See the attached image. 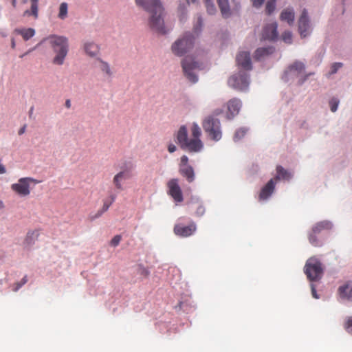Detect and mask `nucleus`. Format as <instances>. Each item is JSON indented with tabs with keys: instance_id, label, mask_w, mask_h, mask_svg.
<instances>
[{
	"instance_id": "cd10ccee",
	"label": "nucleus",
	"mask_w": 352,
	"mask_h": 352,
	"mask_svg": "<svg viewBox=\"0 0 352 352\" xmlns=\"http://www.w3.org/2000/svg\"><path fill=\"white\" fill-rule=\"evenodd\" d=\"M99 62V69L107 77L111 78L113 76V72L109 64L101 59H98Z\"/></svg>"
},
{
	"instance_id": "79ce46f5",
	"label": "nucleus",
	"mask_w": 352,
	"mask_h": 352,
	"mask_svg": "<svg viewBox=\"0 0 352 352\" xmlns=\"http://www.w3.org/2000/svg\"><path fill=\"white\" fill-rule=\"evenodd\" d=\"M202 25V19L200 16L197 17V25L194 27L195 32H198L200 31L201 27Z\"/></svg>"
},
{
	"instance_id": "f704fd0d",
	"label": "nucleus",
	"mask_w": 352,
	"mask_h": 352,
	"mask_svg": "<svg viewBox=\"0 0 352 352\" xmlns=\"http://www.w3.org/2000/svg\"><path fill=\"white\" fill-rule=\"evenodd\" d=\"M207 11L209 14H212L215 12V6L212 0H204Z\"/></svg>"
},
{
	"instance_id": "e433bc0d",
	"label": "nucleus",
	"mask_w": 352,
	"mask_h": 352,
	"mask_svg": "<svg viewBox=\"0 0 352 352\" xmlns=\"http://www.w3.org/2000/svg\"><path fill=\"white\" fill-rule=\"evenodd\" d=\"M343 64L342 63H334L332 64L331 67V70L329 72V74L332 75L336 74L339 69L342 67Z\"/></svg>"
},
{
	"instance_id": "4468645a",
	"label": "nucleus",
	"mask_w": 352,
	"mask_h": 352,
	"mask_svg": "<svg viewBox=\"0 0 352 352\" xmlns=\"http://www.w3.org/2000/svg\"><path fill=\"white\" fill-rule=\"evenodd\" d=\"M264 40L275 41L278 38L277 23H272L265 26L262 33Z\"/></svg>"
},
{
	"instance_id": "72a5a7b5",
	"label": "nucleus",
	"mask_w": 352,
	"mask_h": 352,
	"mask_svg": "<svg viewBox=\"0 0 352 352\" xmlns=\"http://www.w3.org/2000/svg\"><path fill=\"white\" fill-rule=\"evenodd\" d=\"M339 102V100L336 98H333L329 100V106L332 112H336L337 111Z\"/></svg>"
},
{
	"instance_id": "1a4fd4ad",
	"label": "nucleus",
	"mask_w": 352,
	"mask_h": 352,
	"mask_svg": "<svg viewBox=\"0 0 352 352\" xmlns=\"http://www.w3.org/2000/svg\"><path fill=\"white\" fill-rule=\"evenodd\" d=\"M182 66L186 78L192 83L197 82L198 78L192 70L199 67L198 63L191 60L190 57H186L182 60Z\"/></svg>"
},
{
	"instance_id": "9d476101",
	"label": "nucleus",
	"mask_w": 352,
	"mask_h": 352,
	"mask_svg": "<svg viewBox=\"0 0 352 352\" xmlns=\"http://www.w3.org/2000/svg\"><path fill=\"white\" fill-rule=\"evenodd\" d=\"M167 187L168 188V195L172 197L175 202L180 203L183 201V194L177 179L169 180L167 183Z\"/></svg>"
},
{
	"instance_id": "8fccbe9b",
	"label": "nucleus",
	"mask_w": 352,
	"mask_h": 352,
	"mask_svg": "<svg viewBox=\"0 0 352 352\" xmlns=\"http://www.w3.org/2000/svg\"><path fill=\"white\" fill-rule=\"evenodd\" d=\"M6 172L5 166L0 162V174H4Z\"/></svg>"
},
{
	"instance_id": "dca6fc26",
	"label": "nucleus",
	"mask_w": 352,
	"mask_h": 352,
	"mask_svg": "<svg viewBox=\"0 0 352 352\" xmlns=\"http://www.w3.org/2000/svg\"><path fill=\"white\" fill-rule=\"evenodd\" d=\"M276 182L274 179H271L261 190L258 195L259 201L267 200L274 192Z\"/></svg>"
},
{
	"instance_id": "39448f33",
	"label": "nucleus",
	"mask_w": 352,
	"mask_h": 352,
	"mask_svg": "<svg viewBox=\"0 0 352 352\" xmlns=\"http://www.w3.org/2000/svg\"><path fill=\"white\" fill-rule=\"evenodd\" d=\"M304 271L307 278L311 281L318 280L323 275L322 263L316 257H311L307 261Z\"/></svg>"
},
{
	"instance_id": "0eeeda50",
	"label": "nucleus",
	"mask_w": 352,
	"mask_h": 352,
	"mask_svg": "<svg viewBox=\"0 0 352 352\" xmlns=\"http://www.w3.org/2000/svg\"><path fill=\"white\" fill-rule=\"evenodd\" d=\"M30 183L38 184V182L32 177H23L17 183L11 185V189L21 197L28 196L30 193Z\"/></svg>"
},
{
	"instance_id": "bf43d9fd",
	"label": "nucleus",
	"mask_w": 352,
	"mask_h": 352,
	"mask_svg": "<svg viewBox=\"0 0 352 352\" xmlns=\"http://www.w3.org/2000/svg\"><path fill=\"white\" fill-rule=\"evenodd\" d=\"M188 4H190V3H194L195 0H186Z\"/></svg>"
},
{
	"instance_id": "09e8293b",
	"label": "nucleus",
	"mask_w": 352,
	"mask_h": 352,
	"mask_svg": "<svg viewBox=\"0 0 352 352\" xmlns=\"http://www.w3.org/2000/svg\"><path fill=\"white\" fill-rule=\"evenodd\" d=\"M168 150L170 153H173L176 151V146L174 144H170L168 146Z\"/></svg>"
},
{
	"instance_id": "393cba45",
	"label": "nucleus",
	"mask_w": 352,
	"mask_h": 352,
	"mask_svg": "<svg viewBox=\"0 0 352 352\" xmlns=\"http://www.w3.org/2000/svg\"><path fill=\"white\" fill-rule=\"evenodd\" d=\"M276 173V176L274 178L276 182L280 179L289 180L292 177V174L281 166H277Z\"/></svg>"
},
{
	"instance_id": "b1692460",
	"label": "nucleus",
	"mask_w": 352,
	"mask_h": 352,
	"mask_svg": "<svg viewBox=\"0 0 352 352\" xmlns=\"http://www.w3.org/2000/svg\"><path fill=\"white\" fill-rule=\"evenodd\" d=\"M14 33L21 35L25 41L31 38L35 34V30L33 28H17L14 31Z\"/></svg>"
},
{
	"instance_id": "49530a36",
	"label": "nucleus",
	"mask_w": 352,
	"mask_h": 352,
	"mask_svg": "<svg viewBox=\"0 0 352 352\" xmlns=\"http://www.w3.org/2000/svg\"><path fill=\"white\" fill-rule=\"evenodd\" d=\"M311 294L314 298H318V296L316 292V286L314 284H311Z\"/></svg>"
},
{
	"instance_id": "473e14b6",
	"label": "nucleus",
	"mask_w": 352,
	"mask_h": 352,
	"mask_svg": "<svg viewBox=\"0 0 352 352\" xmlns=\"http://www.w3.org/2000/svg\"><path fill=\"white\" fill-rule=\"evenodd\" d=\"M195 204H197L195 214L197 217H201L205 214L206 208L204 206L203 204L199 202V201H196Z\"/></svg>"
},
{
	"instance_id": "6e6d98bb",
	"label": "nucleus",
	"mask_w": 352,
	"mask_h": 352,
	"mask_svg": "<svg viewBox=\"0 0 352 352\" xmlns=\"http://www.w3.org/2000/svg\"><path fill=\"white\" fill-rule=\"evenodd\" d=\"M65 107L67 108H70L71 107V101L69 100H67L65 102Z\"/></svg>"
},
{
	"instance_id": "a211bd4d",
	"label": "nucleus",
	"mask_w": 352,
	"mask_h": 352,
	"mask_svg": "<svg viewBox=\"0 0 352 352\" xmlns=\"http://www.w3.org/2000/svg\"><path fill=\"white\" fill-rule=\"evenodd\" d=\"M305 69V67L302 63L296 61L288 67V69L285 73L286 74H290L298 76L304 73Z\"/></svg>"
},
{
	"instance_id": "aec40b11",
	"label": "nucleus",
	"mask_w": 352,
	"mask_h": 352,
	"mask_svg": "<svg viewBox=\"0 0 352 352\" xmlns=\"http://www.w3.org/2000/svg\"><path fill=\"white\" fill-rule=\"evenodd\" d=\"M179 173L180 174L186 177V180L191 183L195 179V173L192 167L191 166H186L184 167H179Z\"/></svg>"
},
{
	"instance_id": "4d7b16f0",
	"label": "nucleus",
	"mask_w": 352,
	"mask_h": 352,
	"mask_svg": "<svg viewBox=\"0 0 352 352\" xmlns=\"http://www.w3.org/2000/svg\"><path fill=\"white\" fill-rule=\"evenodd\" d=\"M12 5L14 8L16 6V0H12Z\"/></svg>"
},
{
	"instance_id": "a18cd8bd",
	"label": "nucleus",
	"mask_w": 352,
	"mask_h": 352,
	"mask_svg": "<svg viewBox=\"0 0 352 352\" xmlns=\"http://www.w3.org/2000/svg\"><path fill=\"white\" fill-rule=\"evenodd\" d=\"M111 204H112L110 201L108 202V201H104L103 206L100 210L104 212L108 210V209L109 208V207Z\"/></svg>"
},
{
	"instance_id": "20e7f679",
	"label": "nucleus",
	"mask_w": 352,
	"mask_h": 352,
	"mask_svg": "<svg viewBox=\"0 0 352 352\" xmlns=\"http://www.w3.org/2000/svg\"><path fill=\"white\" fill-rule=\"evenodd\" d=\"M194 42L193 35L191 33H186L172 45V52L175 55L182 56L192 48Z\"/></svg>"
},
{
	"instance_id": "2f4dec72",
	"label": "nucleus",
	"mask_w": 352,
	"mask_h": 352,
	"mask_svg": "<svg viewBox=\"0 0 352 352\" xmlns=\"http://www.w3.org/2000/svg\"><path fill=\"white\" fill-rule=\"evenodd\" d=\"M67 14V4L66 3H62L59 8L58 17L61 19H64Z\"/></svg>"
},
{
	"instance_id": "5701e85b",
	"label": "nucleus",
	"mask_w": 352,
	"mask_h": 352,
	"mask_svg": "<svg viewBox=\"0 0 352 352\" xmlns=\"http://www.w3.org/2000/svg\"><path fill=\"white\" fill-rule=\"evenodd\" d=\"M84 50L91 57L96 56L99 53V47L93 42H87L84 45Z\"/></svg>"
},
{
	"instance_id": "bb28decb",
	"label": "nucleus",
	"mask_w": 352,
	"mask_h": 352,
	"mask_svg": "<svg viewBox=\"0 0 352 352\" xmlns=\"http://www.w3.org/2000/svg\"><path fill=\"white\" fill-rule=\"evenodd\" d=\"M219 7L223 17L228 18L230 15L228 0H217Z\"/></svg>"
},
{
	"instance_id": "de8ad7c7",
	"label": "nucleus",
	"mask_w": 352,
	"mask_h": 352,
	"mask_svg": "<svg viewBox=\"0 0 352 352\" xmlns=\"http://www.w3.org/2000/svg\"><path fill=\"white\" fill-rule=\"evenodd\" d=\"M103 213H104V212L102 210H100L97 212V213L94 216L91 217L90 219H91V220H94L96 218L100 217Z\"/></svg>"
},
{
	"instance_id": "c85d7f7f",
	"label": "nucleus",
	"mask_w": 352,
	"mask_h": 352,
	"mask_svg": "<svg viewBox=\"0 0 352 352\" xmlns=\"http://www.w3.org/2000/svg\"><path fill=\"white\" fill-rule=\"evenodd\" d=\"M31 1V10H25L24 12V16L32 15L34 18L38 17V0H30Z\"/></svg>"
},
{
	"instance_id": "603ef678",
	"label": "nucleus",
	"mask_w": 352,
	"mask_h": 352,
	"mask_svg": "<svg viewBox=\"0 0 352 352\" xmlns=\"http://www.w3.org/2000/svg\"><path fill=\"white\" fill-rule=\"evenodd\" d=\"M25 125H24L22 128L20 129V130L19 131V135H22L23 133H25Z\"/></svg>"
},
{
	"instance_id": "37998d69",
	"label": "nucleus",
	"mask_w": 352,
	"mask_h": 352,
	"mask_svg": "<svg viewBox=\"0 0 352 352\" xmlns=\"http://www.w3.org/2000/svg\"><path fill=\"white\" fill-rule=\"evenodd\" d=\"M188 157L186 155L182 156L179 167H181V166L184 167L186 166H189L188 164Z\"/></svg>"
},
{
	"instance_id": "9b49d317",
	"label": "nucleus",
	"mask_w": 352,
	"mask_h": 352,
	"mask_svg": "<svg viewBox=\"0 0 352 352\" xmlns=\"http://www.w3.org/2000/svg\"><path fill=\"white\" fill-rule=\"evenodd\" d=\"M197 230V225L191 221L188 226L177 223L173 228L174 233L180 237H188L192 236Z\"/></svg>"
},
{
	"instance_id": "f3484780",
	"label": "nucleus",
	"mask_w": 352,
	"mask_h": 352,
	"mask_svg": "<svg viewBox=\"0 0 352 352\" xmlns=\"http://www.w3.org/2000/svg\"><path fill=\"white\" fill-rule=\"evenodd\" d=\"M227 107L229 112L228 118L230 119L239 113L241 107V102L237 98H232L228 101Z\"/></svg>"
},
{
	"instance_id": "864d4df0",
	"label": "nucleus",
	"mask_w": 352,
	"mask_h": 352,
	"mask_svg": "<svg viewBox=\"0 0 352 352\" xmlns=\"http://www.w3.org/2000/svg\"><path fill=\"white\" fill-rule=\"evenodd\" d=\"M109 198H110V202L111 204H113L116 200V196L115 195H110Z\"/></svg>"
},
{
	"instance_id": "7c9ffc66",
	"label": "nucleus",
	"mask_w": 352,
	"mask_h": 352,
	"mask_svg": "<svg viewBox=\"0 0 352 352\" xmlns=\"http://www.w3.org/2000/svg\"><path fill=\"white\" fill-rule=\"evenodd\" d=\"M276 0H269L265 6V11L267 14H271L276 8Z\"/></svg>"
},
{
	"instance_id": "4be33fe9",
	"label": "nucleus",
	"mask_w": 352,
	"mask_h": 352,
	"mask_svg": "<svg viewBox=\"0 0 352 352\" xmlns=\"http://www.w3.org/2000/svg\"><path fill=\"white\" fill-rule=\"evenodd\" d=\"M280 18L281 21H285L289 25H292L294 21V12L292 8H286L283 10L280 14Z\"/></svg>"
},
{
	"instance_id": "052dcab7",
	"label": "nucleus",
	"mask_w": 352,
	"mask_h": 352,
	"mask_svg": "<svg viewBox=\"0 0 352 352\" xmlns=\"http://www.w3.org/2000/svg\"><path fill=\"white\" fill-rule=\"evenodd\" d=\"M4 207L3 203L1 200H0V209Z\"/></svg>"
},
{
	"instance_id": "3c124183",
	"label": "nucleus",
	"mask_w": 352,
	"mask_h": 352,
	"mask_svg": "<svg viewBox=\"0 0 352 352\" xmlns=\"http://www.w3.org/2000/svg\"><path fill=\"white\" fill-rule=\"evenodd\" d=\"M15 47H16V42H15V40H14V38H11V47H12V49H14V48H15Z\"/></svg>"
},
{
	"instance_id": "423d86ee",
	"label": "nucleus",
	"mask_w": 352,
	"mask_h": 352,
	"mask_svg": "<svg viewBox=\"0 0 352 352\" xmlns=\"http://www.w3.org/2000/svg\"><path fill=\"white\" fill-rule=\"evenodd\" d=\"M202 126L212 140L219 141L221 138V125L218 119L209 116L204 120Z\"/></svg>"
},
{
	"instance_id": "c9c22d12",
	"label": "nucleus",
	"mask_w": 352,
	"mask_h": 352,
	"mask_svg": "<svg viewBox=\"0 0 352 352\" xmlns=\"http://www.w3.org/2000/svg\"><path fill=\"white\" fill-rule=\"evenodd\" d=\"M28 282V277L25 276L20 282L16 283L13 285L12 290L14 292H17L23 285H25Z\"/></svg>"
},
{
	"instance_id": "7ed1b4c3",
	"label": "nucleus",
	"mask_w": 352,
	"mask_h": 352,
	"mask_svg": "<svg viewBox=\"0 0 352 352\" xmlns=\"http://www.w3.org/2000/svg\"><path fill=\"white\" fill-rule=\"evenodd\" d=\"M47 41L56 54L52 63L54 65H62L69 51L68 39L63 36L51 35L44 39Z\"/></svg>"
},
{
	"instance_id": "ea45409f",
	"label": "nucleus",
	"mask_w": 352,
	"mask_h": 352,
	"mask_svg": "<svg viewBox=\"0 0 352 352\" xmlns=\"http://www.w3.org/2000/svg\"><path fill=\"white\" fill-rule=\"evenodd\" d=\"M122 237L120 235H116L111 241L110 244L111 246L116 247L119 245Z\"/></svg>"
},
{
	"instance_id": "a878e982",
	"label": "nucleus",
	"mask_w": 352,
	"mask_h": 352,
	"mask_svg": "<svg viewBox=\"0 0 352 352\" xmlns=\"http://www.w3.org/2000/svg\"><path fill=\"white\" fill-rule=\"evenodd\" d=\"M274 52V48L269 47H261L258 48L254 54V58L257 60H261L265 56L272 54Z\"/></svg>"
},
{
	"instance_id": "c756f323",
	"label": "nucleus",
	"mask_w": 352,
	"mask_h": 352,
	"mask_svg": "<svg viewBox=\"0 0 352 352\" xmlns=\"http://www.w3.org/2000/svg\"><path fill=\"white\" fill-rule=\"evenodd\" d=\"M317 235V234H314L312 232H311L309 234V243L315 247L322 245V242L318 239Z\"/></svg>"
},
{
	"instance_id": "412c9836",
	"label": "nucleus",
	"mask_w": 352,
	"mask_h": 352,
	"mask_svg": "<svg viewBox=\"0 0 352 352\" xmlns=\"http://www.w3.org/2000/svg\"><path fill=\"white\" fill-rule=\"evenodd\" d=\"M332 228V224L330 221H323L316 223L311 231L314 234H319L322 230H330Z\"/></svg>"
},
{
	"instance_id": "6e6552de",
	"label": "nucleus",
	"mask_w": 352,
	"mask_h": 352,
	"mask_svg": "<svg viewBox=\"0 0 352 352\" xmlns=\"http://www.w3.org/2000/svg\"><path fill=\"white\" fill-rule=\"evenodd\" d=\"M250 83L249 75L244 71H240L232 76L228 80L229 86L237 90H245Z\"/></svg>"
},
{
	"instance_id": "58836bf2",
	"label": "nucleus",
	"mask_w": 352,
	"mask_h": 352,
	"mask_svg": "<svg viewBox=\"0 0 352 352\" xmlns=\"http://www.w3.org/2000/svg\"><path fill=\"white\" fill-rule=\"evenodd\" d=\"M344 329L348 333H352V317L347 318L344 324Z\"/></svg>"
},
{
	"instance_id": "a19ab883",
	"label": "nucleus",
	"mask_w": 352,
	"mask_h": 352,
	"mask_svg": "<svg viewBox=\"0 0 352 352\" xmlns=\"http://www.w3.org/2000/svg\"><path fill=\"white\" fill-rule=\"evenodd\" d=\"M246 133V130L245 129H239V130H237L235 133V135H234V138L236 139H241V138H243L245 134Z\"/></svg>"
},
{
	"instance_id": "6ab92c4d",
	"label": "nucleus",
	"mask_w": 352,
	"mask_h": 352,
	"mask_svg": "<svg viewBox=\"0 0 352 352\" xmlns=\"http://www.w3.org/2000/svg\"><path fill=\"white\" fill-rule=\"evenodd\" d=\"M130 177L129 173L126 171H120L118 173H117L113 179V184L116 186V188L119 190H123L122 181L124 179H129Z\"/></svg>"
},
{
	"instance_id": "4c0bfd02",
	"label": "nucleus",
	"mask_w": 352,
	"mask_h": 352,
	"mask_svg": "<svg viewBox=\"0 0 352 352\" xmlns=\"http://www.w3.org/2000/svg\"><path fill=\"white\" fill-rule=\"evenodd\" d=\"M282 39L287 43H291L292 40V34L290 32H285L282 34Z\"/></svg>"
},
{
	"instance_id": "e2e57ef3",
	"label": "nucleus",
	"mask_w": 352,
	"mask_h": 352,
	"mask_svg": "<svg viewBox=\"0 0 352 352\" xmlns=\"http://www.w3.org/2000/svg\"><path fill=\"white\" fill-rule=\"evenodd\" d=\"M221 113V111H215V114H216L217 116V115H219V114H220Z\"/></svg>"
},
{
	"instance_id": "5fc2aeb1",
	"label": "nucleus",
	"mask_w": 352,
	"mask_h": 352,
	"mask_svg": "<svg viewBox=\"0 0 352 352\" xmlns=\"http://www.w3.org/2000/svg\"><path fill=\"white\" fill-rule=\"evenodd\" d=\"M34 107H32L29 111V117L31 118L33 115Z\"/></svg>"
},
{
	"instance_id": "f8f14e48",
	"label": "nucleus",
	"mask_w": 352,
	"mask_h": 352,
	"mask_svg": "<svg viewBox=\"0 0 352 352\" xmlns=\"http://www.w3.org/2000/svg\"><path fill=\"white\" fill-rule=\"evenodd\" d=\"M298 32L301 37H306L311 32V25L308 13L306 9H303L298 19Z\"/></svg>"
},
{
	"instance_id": "c03bdc74",
	"label": "nucleus",
	"mask_w": 352,
	"mask_h": 352,
	"mask_svg": "<svg viewBox=\"0 0 352 352\" xmlns=\"http://www.w3.org/2000/svg\"><path fill=\"white\" fill-rule=\"evenodd\" d=\"M251 1L252 2V6L257 8H260L265 1V0H251Z\"/></svg>"
},
{
	"instance_id": "ddd939ff",
	"label": "nucleus",
	"mask_w": 352,
	"mask_h": 352,
	"mask_svg": "<svg viewBox=\"0 0 352 352\" xmlns=\"http://www.w3.org/2000/svg\"><path fill=\"white\" fill-rule=\"evenodd\" d=\"M236 61L239 67L245 71H250L252 69L250 52H239L236 55Z\"/></svg>"
},
{
	"instance_id": "f257e3e1",
	"label": "nucleus",
	"mask_w": 352,
	"mask_h": 352,
	"mask_svg": "<svg viewBox=\"0 0 352 352\" xmlns=\"http://www.w3.org/2000/svg\"><path fill=\"white\" fill-rule=\"evenodd\" d=\"M201 135V129L197 124L194 123L191 127V138L188 137L186 127L182 126L177 133V142L182 150L189 153H197L203 148Z\"/></svg>"
},
{
	"instance_id": "680f3d73",
	"label": "nucleus",
	"mask_w": 352,
	"mask_h": 352,
	"mask_svg": "<svg viewBox=\"0 0 352 352\" xmlns=\"http://www.w3.org/2000/svg\"><path fill=\"white\" fill-rule=\"evenodd\" d=\"M306 80V78H303L302 80H300L299 83L301 85L304 82V81Z\"/></svg>"
},
{
	"instance_id": "2eb2a0df",
	"label": "nucleus",
	"mask_w": 352,
	"mask_h": 352,
	"mask_svg": "<svg viewBox=\"0 0 352 352\" xmlns=\"http://www.w3.org/2000/svg\"><path fill=\"white\" fill-rule=\"evenodd\" d=\"M338 294L342 299L352 302V280H348L338 289Z\"/></svg>"
},
{
	"instance_id": "13d9d810",
	"label": "nucleus",
	"mask_w": 352,
	"mask_h": 352,
	"mask_svg": "<svg viewBox=\"0 0 352 352\" xmlns=\"http://www.w3.org/2000/svg\"><path fill=\"white\" fill-rule=\"evenodd\" d=\"M30 52H31V50H29V51H28L27 52L24 53L23 54H21V55L20 56V58H23V57H24L25 55H27V54H28V53H30Z\"/></svg>"
},
{
	"instance_id": "f03ea898",
	"label": "nucleus",
	"mask_w": 352,
	"mask_h": 352,
	"mask_svg": "<svg viewBox=\"0 0 352 352\" xmlns=\"http://www.w3.org/2000/svg\"><path fill=\"white\" fill-rule=\"evenodd\" d=\"M137 5L151 13L149 19L150 27L156 32L165 34L166 30L162 18L163 8L159 0H135Z\"/></svg>"
}]
</instances>
